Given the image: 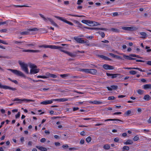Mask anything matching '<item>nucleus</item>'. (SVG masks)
Masks as SVG:
<instances>
[{"label": "nucleus", "mask_w": 151, "mask_h": 151, "mask_svg": "<svg viewBox=\"0 0 151 151\" xmlns=\"http://www.w3.org/2000/svg\"><path fill=\"white\" fill-rule=\"evenodd\" d=\"M18 63L21 67L22 69L26 73L28 74L29 72L28 68V65L27 64L25 63L24 62H22L21 61H19Z\"/></svg>", "instance_id": "f257e3e1"}, {"label": "nucleus", "mask_w": 151, "mask_h": 151, "mask_svg": "<svg viewBox=\"0 0 151 151\" xmlns=\"http://www.w3.org/2000/svg\"><path fill=\"white\" fill-rule=\"evenodd\" d=\"M39 14L40 17H42L46 22H47V21H49L51 23V24L54 26L56 27H58V25L55 22L51 19L49 18H46L42 14Z\"/></svg>", "instance_id": "f03ea898"}, {"label": "nucleus", "mask_w": 151, "mask_h": 151, "mask_svg": "<svg viewBox=\"0 0 151 151\" xmlns=\"http://www.w3.org/2000/svg\"><path fill=\"white\" fill-rule=\"evenodd\" d=\"M7 70L11 71L15 74L21 77H25V75L21 71L16 70H13L11 69H8Z\"/></svg>", "instance_id": "7ed1b4c3"}, {"label": "nucleus", "mask_w": 151, "mask_h": 151, "mask_svg": "<svg viewBox=\"0 0 151 151\" xmlns=\"http://www.w3.org/2000/svg\"><path fill=\"white\" fill-rule=\"evenodd\" d=\"M54 17L55 18L58 19L60 20L63 22H64L67 23V24H68L69 25H70L71 26H73V24L72 23L67 20H66L64 18H63L62 17H59V16H55Z\"/></svg>", "instance_id": "20e7f679"}, {"label": "nucleus", "mask_w": 151, "mask_h": 151, "mask_svg": "<svg viewBox=\"0 0 151 151\" xmlns=\"http://www.w3.org/2000/svg\"><path fill=\"white\" fill-rule=\"evenodd\" d=\"M0 88H3L6 89H9L12 91H15L17 90V89L16 88H15L12 87L10 86H6V85H3L0 83Z\"/></svg>", "instance_id": "39448f33"}, {"label": "nucleus", "mask_w": 151, "mask_h": 151, "mask_svg": "<svg viewBox=\"0 0 151 151\" xmlns=\"http://www.w3.org/2000/svg\"><path fill=\"white\" fill-rule=\"evenodd\" d=\"M97 71L96 70L94 69H86V73H89L93 75H96Z\"/></svg>", "instance_id": "423d86ee"}, {"label": "nucleus", "mask_w": 151, "mask_h": 151, "mask_svg": "<svg viewBox=\"0 0 151 151\" xmlns=\"http://www.w3.org/2000/svg\"><path fill=\"white\" fill-rule=\"evenodd\" d=\"M13 101H24L26 102H29V101H35L34 100H32L31 99H19L17 98H15L14 100H13Z\"/></svg>", "instance_id": "0eeeda50"}, {"label": "nucleus", "mask_w": 151, "mask_h": 151, "mask_svg": "<svg viewBox=\"0 0 151 151\" xmlns=\"http://www.w3.org/2000/svg\"><path fill=\"white\" fill-rule=\"evenodd\" d=\"M63 47L58 46L55 45H53L52 49H58L60 50L61 51L64 52L65 53L66 51L63 50Z\"/></svg>", "instance_id": "6e6552de"}, {"label": "nucleus", "mask_w": 151, "mask_h": 151, "mask_svg": "<svg viewBox=\"0 0 151 151\" xmlns=\"http://www.w3.org/2000/svg\"><path fill=\"white\" fill-rule=\"evenodd\" d=\"M103 67L106 70H112L114 69V68L113 66L106 64L104 65Z\"/></svg>", "instance_id": "1a4fd4ad"}, {"label": "nucleus", "mask_w": 151, "mask_h": 151, "mask_svg": "<svg viewBox=\"0 0 151 151\" xmlns=\"http://www.w3.org/2000/svg\"><path fill=\"white\" fill-rule=\"evenodd\" d=\"M74 39L77 42L81 43H85L84 41L82 40L81 38H78L76 37H74Z\"/></svg>", "instance_id": "9d476101"}, {"label": "nucleus", "mask_w": 151, "mask_h": 151, "mask_svg": "<svg viewBox=\"0 0 151 151\" xmlns=\"http://www.w3.org/2000/svg\"><path fill=\"white\" fill-rule=\"evenodd\" d=\"M23 52H30L36 53L39 52H40L39 50H22Z\"/></svg>", "instance_id": "9b49d317"}, {"label": "nucleus", "mask_w": 151, "mask_h": 151, "mask_svg": "<svg viewBox=\"0 0 151 151\" xmlns=\"http://www.w3.org/2000/svg\"><path fill=\"white\" fill-rule=\"evenodd\" d=\"M40 69H31L30 70V74H34L37 73L39 72Z\"/></svg>", "instance_id": "f8f14e48"}, {"label": "nucleus", "mask_w": 151, "mask_h": 151, "mask_svg": "<svg viewBox=\"0 0 151 151\" xmlns=\"http://www.w3.org/2000/svg\"><path fill=\"white\" fill-rule=\"evenodd\" d=\"M53 100H47L44 101L40 103V104H42L47 105L48 104H51L53 102Z\"/></svg>", "instance_id": "ddd939ff"}, {"label": "nucleus", "mask_w": 151, "mask_h": 151, "mask_svg": "<svg viewBox=\"0 0 151 151\" xmlns=\"http://www.w3.org/2000/svg\"><path fill=\"white\" fill-rule=\"evenodd\" d=\"M36 147L41 151H47V148L42 146H36Z\"/></svg>", "instance_id": "4468645a"}, {"label": "nucleus", "mask_w": 151, "mask_h": 151, "mask_svg": "<svg viewBox=\"0 0 151 151\" xmlns=\"http://www.w3.org/2000/svg\"><path fill=\"white\" fill-rule=\"evenodd\" d=\"M68 99H67L63 98L60 99H53V100L55 101H58L60 102H63L68 101Z\"/></svg>", "instance_id": "2eb2a0df"}, {"label": "nucleus", "mask_w": 151, "mask_h": 151, "mask_svg": "<svg viewBox=\"0 0 151 151\" xmlns=\"http://www.w3.org/2000/svg\"><path fill=\"white\" fill-rule=\"evenodd\" d=\"M122 29L125 30L132 31L133 29V27H122Z\"/></svg>", "instance_id": "dca6fc26"}, {"label": "nucleus", "mask_w": 151, "mask_h": 151, "mask_svg": "<svg viewBox=\"0 0 151 151\" xmlns=\"http://www.w3.org/2000/svg\"><path fill=\"white\" fill-rule=\"evenodd\" d=\"M117 53L118 54H121V55H123L124 58L125 59H127V60H132V59H131V58H132L131 57V56H130L129 55V56L127 55H125L124 54H123V53H122V54H119L118 53Z\"/></svg>", "instance_id": "f3484780"}, {"label": "nucleus", "mask_w": 151, "mask_h": 151, "mask_svg": "<svg viewBox=\"0 0 151 151\" xmlns=\"http://www.w3.org/2000/svg\"><path fill=\"white\" fill-rule=\"evenodd\" d=\"M93 21L86 20V24L90 26H92Z\"/></svg>", "instance_id": "a211bd4d"}, {"label": "nucleus", "mask_w": 151, "mask_h": 151, "mask_svg": "<svg viewBox=\"0 0 151 151\" xmlns=\"http://www.w3.org/2000/svg\"><path fill=\"white\" fill-rule=\"evenodd\" d=\"M53 45H40L39 46V47H44L45 48H49L52 49V48L53 47Z\"/></svg>", "instance_id": "6ab92c4d"}, {"label": "nucleus", "mask_w": 151, "mask_h": 151, "mask_svg": "<svg viewBox=\"0 0 151 151\" xmlns=\"http://www.w3.org/2000/svg\"><path fill=\"white\" fill-rule=\"evenodd\" d=\"M108 121H119V122H123L122 120H121L119 119H106L104 120L105 122H107Z\"/></svg>", "instance_id": "aec40b11"}, {"label": "nucleus", "mask_w": 151, "mask_h": 151, "mask_svg": "<svg viewBox=\"0 0 151 151\" xmlns=\"http://www.w3.org/2000/svg\"><path fill=\"white\" fill-rule=\"evenodd\" d=\"M143 88L144 89H149L151 88V84H146L144 85L143 86Z\"/></svg>", "instance_id": "412c9836"}, {"label": "nucleus", "mask_w": 151, "mask_h": 151, "mask_svg": "<svg viewBox=\"0 0 151 151\" xmlns=\"http://www.w3.org/2000/svg\"><path fill=\"white\" fill-rule=\"evenodd\" d=\"M88 102H89L91 104H101L102 103V102L101 101H88Z\"/></svg>", "instance_id": "4be33fe9"}, {"label": "nucleus", "mask_w": 151, "mask_h": 151, "mask_svg": "<svg viewBox=\"0 0 151 151\" xmlns=\"http://www.w3.org/2000/svg\"><path fill=\"white\" fill-rule=\"evenodd\" d=\"M143 99L146 101H149L151 99V97L148 95H145L143 97Z\"/></svg>", "instance_id": "5701e85b"}, {"label": "nucleus", "mask_w": 151, "mask_h": 151, "mask_svg": "<svg viewBox=\"0 0 151 151\" xmlns=\"http://www.w3.org/2000/svg\"><path fill=\"white\" fill-rule=\"evenodd\" d=\"M132 143H133V142L132 140L131 139H128L124 143V144L126 145H131Z\"/></svg>", "instance_id": "b1692460"}, {"label": "nucleus", "mask_w": 151, "mask_h": 151, "mask_svg": "<svg viewBox=\"0 0 151 151\" xmlns=\"http://www.w3.org/2000/svg\"><path fill=\"white\" fill-rule=\"evenodd\" d=\"M142 36V37H140L141 38L145 39L147 37V34L145 32H140L139 33Z\"/></svg>", "instance_id": "393cba45"}, {"label": "nucleus", "mask_w": 151, "mask_h": 151, "mask_svg": "<svg viewBox=\"0 0 151 151\" xmlns=\"http://www.w3.org/2000/svg\"><path fill=\"white\" fill-rule=\"evenodd\" d=\"M29 67L31 68V69H35L37 68V67L36 65H35L34 64H32L30 63L29 64Z\"/></svg>", "instance_id": "a878e982"}, {"label": "nucleus", "mask_w": 151, "mask_h": 151, "mask_svg": "<svg viewBox=\"0 0 151 151\" xmlns=\"http://www.w3.org/2000/svg\"><path fill=\"white\" fill-rule=\"evenodd\" d=\"M110 30L113 32L116 33H119L120 32V30L119 29L116 28H112L110 29Z\"/></svg>", "instance_id": "bb28decb"}, {"label": "nucleus", "mask_w": 151, "mask_h": 151, "mask_svg": "<svg viewBox=\"0 0 151 151\" xmlns=\"http://www.w3.org/2000/svg\"><path fill=\"white\" fill-rule=\"evenodd\" d=\"M65 53L71 57H74L76 56L73 53L67 51H66Z\"/></svg>", "instance_id": "cd10ccee"}, {"label": "nucleus", "mask_w": 151, "mask_h": 151, "mask_svg": "<svg viewBox=\"0 0 151 151\" xmlns=\"http://www.w3.org/2000/svg\"><path fill=\"white\" fill-rule=\"evenodd\" d=\"M132 113V112L130 110H128L125 112L124 114V115L125 116H129L130 114Z\"/></svg>", "instance_id": "c85d7f7f"}, {"label": "nucleus", "mask_w": 151, "mask_h": 151, "mask_svg": "<svg viewBox=\"0 0 151 151\" xmlns=\"http://www.w3.org/2000/svg\"><path fill=\"white\" fill-rule=\"evenodd\" d=\"M86 29H90L91 30H100V28H95V27H93V28H90L86 26Z\"/></svg>", "instance_id": "c756f323"}, {"label": "nucleus", "mask_w": 151, "mask_h": 151, "mask_svg": "<svg viewBox=\"0 0 151 151\" xmlns=\"http://www.w3.org/2000/svg\"><path fill=\"white\" fill-rule=\"evenodd\" d=\"M97 56L98 57L103 59L105 60H107V57L105 56L101 55H97Z\"/></svg>", "instance_id": "7c9ffc66"}, {"label": "nucleus", "mask_w": 151, "mask_h": 151, "mask_svg": "<svg viewBox=\"0 0 151 151\" xmlns=\"http://www.w3.org/2000/svg\"><path fill=\"white\" fill-rule=\"evenodd\" d=\"M39 29L37 28H34L27 29V30L29 31H37L39 30Z\"/></svg>", "instance_id": "2f4dec72"}, {"label": "nucleus", "mask_w": 151, "mask_h": 151, "mask_svg": "<svg viewBox=\"0 0 151 151\" xmlns=\"http://www.w3.org/2000/svg\"><path fill=\"white\" fill-rule=\"evenodd\" d=\"M88 46L91 47H96L98 46V45L97 44H96L94 43H89V44H88Z\"/></svg>", "instance_id": "473e14b6"}, {"label": "nucleus", "mask_w": 151, "mask_h": 151, "mask_svg": "<svg viewBox=\"0 0 151 151\" xmlns=\"http://www.w3.org/2000/svg\"><path fill=\"white\" fill-rule=\"evenodd\" d=\"M110 147V145L108 144H106L103 147L104 148L105 150H108Z\"/></svg>", "instance_id": "72a5a7b5"}, {"label": "nucleus", "mask_w": 151, "mask_h": 151, "mask_svg": "<svg viewBox=\"0 0 151 151\" xmlns=\"http://www.w3.org/2000/svg\"><path fill=\"white\" fill-rule=\"evenodd\" d=\"M137 93L140 95H142L144 93V91L143 90H142L140 89H139L137 91Z\"/></svg>", "instance_id": "f704fd0d"}, {"label": "nucleus", "mask_w": 151, "mask_h": 151, "mask_svg": "<svg viewBox=\"0 0 151 151\" xmlns=\"http://www.w3.org/2000/svg\"><path fill=\"white\" fill-rule=\"evenodd\" d=\"M35 45V44H27L26 45L28 47H31V48H33V47Z\"/></svg>", "instance_id": "c9c22d12"}, {"label": "nucleus", "mask_w": 151, "mask_h": 151, "mask_svg": "<svg viewBox=\"0 0 151 151\" xmlns=\"http://www.w3.org/2000/svg\"><path fill=\"white\" fill-rule=\"evenodd\" d=\"M131 59H132V60H136V61L137 62H143V63H144L145 62V61H143V60H137L136 58H131Z\"/></svg>", "instance_id": "e433bc0d"}, {"label": "nucleus", "mask_w": 151, "mask_h": 151, "mask_svg": "<svg viewBox=\"0 0 151 151\" xmlns=\"http://www.w3.org/2000/svg\"><path fill=\"white\" fill-rule=\"evenodd\" d=\"M122 149L124 150L128 151L129 150V148L128 146H125L123 147Z\"/></svg>", "instance_id": "4c0bfd02"}, {"label": "nucleus", "mask_w": 151, "mask_h": 151, "mask_svg": "<svg viewBox=\"0 0 151 151\" xmlns=\"http://www.w3.org/2000/svg\"><path fill=\"white\" fill-rule=\"evenodd\" d=\"M37 78H48V77L45 76H38L37 77Z\"/></svg>", "instance_id": "58836bf2"}, {"label": "nucleus", "mask_w": 151, "mask_h": 151, "mask_svg": "<svg viewBox=\"0 0 151 151\" xmlns=\"http://www.w3.org/2000/svg\"><path fill=\"white\" fill-rule=\"evenodd\" d=\"M91 137L89 136L86 139V141L87 142L89 143L91 141Z\"/></svg>", "instance_id": "ea45409f"}, {"label": "nucleus", "mask_w": 151, "mask_h": 151, "mask_svg": "<svg viewBox=\"0 0 151 151\" xmlns=\"http://www.w3.org/2000/svg\"><path fill=\"white\" fill-rule=\"evenodd\" d=\"M125 69H135L138 70L139 69V68H124Z\"/></svg>", "instance_id": "a19ab883"}, {"label": "nucleus", "mask_w": 151, "mask_h": 151, "mask_svg": "<svg viewBox=\"0 0 151 151\" xmlns=\"http://www.w3.org/2000/svg\"><path fill=\"white\" fill-rule=\"evenodd\" d=\"M111 87L112 88V90H116L118 88V87L117 86L115 85L111 86Z\"/></svg>", "instance_id": "79ce46f5"}, {"label": "nucleus", "mask_w": 151, "mask_h": 151, "mask_svg": "<svg viewBox=\"0 0 151 151\" xmlns=\"http://www.w3.org/2000/svg\"><path fill=\"white\" fill-rule=\"evenodd\" d=\"M100 24L98 23L97 22L93 21L92 26H96Z\"/></svg>", "instance_id": "37998d69"}, {"label": "nucleus", "mask_w": 151, "mask_h": 151, "mask_svg": "<svg viewBox=\"0 0 151 151\" xmlns=\"http://www.w3.org/2000/svg\"><path fill=\"white\" fill-rule=\"evenodd\" d=\"M129 73L130 74L134 75L136 74L137 72L134 70H131L129 72Z\"/></svg>", "instance_id": "c03bdc74"}, {"label": "nucleus", "mask_w": 151, "mask_h": 151, "mask_svg": "<svg viewBox=\"0 0 151 151\" xmlns=\"http://www.w3.org/2000/svg\"><path fill=\"white\" fill-rule=\"evenodd\" d=\"M20 34L22 35H27L29 34V32L27 31L20 32Z\"/></svg>", "instance_id": "a18cd8bd"}, {"label": "nucleus", "mask_w": 151, "mask_h": 151, "mask_svg": "<svg viewBox=\"0 0 151 151\" xmlns=\"http://www.w3.org/2000/svg\"><path fill=\"white\" fill-rule=\"evenodd\" d=\"M139 137L138 135L135 136L133 139V140L134 141H136L138 140L139 139Z\"/></svg>", "instance_id": "49530a36"}, {"label": "nucleus", "mask_w": 151, "mask_h": 151, "mask_svg": "<svg viewBox=\"0 0 151 151\" xmlns=\"http://www.w3.org/2000/svg\"><path fill=\"white\" fill-rule=\"evenodd\" d=\"M68 75L67 74H61L60 75V76L62 78H64L68 77Z\"/></svg>", "instance_id": "de8ad7c7"}, {"label": "nucleus", "mask_w": 151, "mask_h": 151, "mask_svg": "<svg viewBox=\"0 0 151 151\" xmlns=\"http://www.w3.org/2000/svg\"><path fill=\"white\" fill-rule=\"evenodd\" d=\"M49 75H50V76L52 78H56L57 77V76L55 74H49Z\"/></svg>", "instance_id": "09e8293b"}, {"label": "nucleus", "mask_w": 151, "mask_h": 151, "mask_svg": "<svg viewBox=\"0 0 151 151\" xmlns=\"http://www.w3.org/2000/svg\"><path fill=\"white\" fill-rule=\"evenodd\" d=\"M99 34H100L101 36V37L103 38H104L105 37V34L104 32H98Z\"/></svg>", "instance_id": "8fccbe9b"}, {"label": "nucleus", "mask_w": 151, "mask_h": 151, "mask_svg": "<svg viewBox=\"0 0 151 151\" xmlns=\"http://www.w3.org/2000/svg\"><path fill=\"white\" fill-rule=\"evenodd\" d=\"M150 48V47L146 46L145 47V49H147V52H150L151 51V49H149Z\"/></svg>", "instance_id": "3c124183"}, {"label": "nucleus", "mask_w": 151, "mask_h": 151, "mask_svg": "<svg viewBox=\"0 0 151 151\" xmlns=\"http://www.w3.org/2000/svg\"><path fill=\"white\" fill-rule=\"evenodd\" d=\"M115 99V97L113 96H109L108 98V100H113Z\"/></svg>", "instance_id": "603ef678"}, {"label": "nucleus", "mask_w": 151, "mask_h": 151, "mask_svg": "<svg viewBox=\"0 0 151 151\" xmlns=\"http://www.w3.org/2000/svg\"><path fill=\"white\" fill-rule=\"evenodd\" d=\"M62 147L64 149H66L68 148L69 146L67 144L63 145L62 146Z\"/></svg>", "instance_id": "864d4df0"}, {"label": "nucleus", "mask_w": 151, "mask_h": 151, "mask_svg": "<svg viewBox=\"0 0 151 151\" xmlns=\"http://www.w3.org/2000/svg\"><path fill=\"white\" fill-rule=\"evenodd\" d=\"M14 6L16 7H29V6H27L26 5H14Z\"/></svg>", "instance_id": "5fc2aeb1"}, {"label": "nucleus", "mask_w": 151, "mask_h": 151, "mask_svg": "<svg viewBox=\"0 0 151 151\" xmlns=\"http://www.w3.org/2000/svg\"><path fill=\"white\" fill-rule=\"evenodd\" d=\"M8 22V20H6L5 22H0V25L4 24H6Z\"/></svg>", "instance_id": "6e6d98bb"}, {"label": "nucleus", "mask_w": 151, "mask_h": 151, "mask_svg": "<svg viewBox=\"0 0 151 151\" xmlns=\"http://www.w3.org/2000/svg\"><path fill=\"white\" fill-rule=\"evenodd\" d=\"M14 42L15 44H19H19L22 43H23L24 42H23V41H22V42H18V41H17L15 40V41H14Z\"/></svg>", "instance_id": "4d7b16f0"}, {"label": "nucleus", "mask_w": 151, "mask_h": 151, "mask_svg": "<svg viewBox=\"0 0 151 151\" xmlns=\"http://www.w3.org/2000/svg\"><path fill=\"white\" fill-rule=\"evenodd\" d=\"M93 37L92 36H86V37L89 40H91L93 38Z\"/></svg>", "instance_id": "13d9d810"}, {"label": "nucleus", "mask_w": 151, "mask_h": 151, "mask_svg": "<svg viewBox=\"0 0 151 151\" xmlns=\"http://www.w3.org/2000/svg\"><path fill=\"white\" fill-rule=\"evenodd\" d=\"M115 58H116L117 59H121V60H124L123 59H122L121 57L118 55H115Z\"/></svg>", "instance_id": "bf43d9fd"}, {"label": "nucleus", "mask_w": 151, "mask_h": 151, "mask_svg": "<svg viewBox=\"0 0 151 151\" xmlns=\"http://www.w3.org/2000/svg\"><path fill=\"white\" fill-rule=\"evenodd\" d=\"M7 31V29H2L1 30H0V32H6Z\"/></svg>", "instance_id": "052dcab7"}, {"label": "nucleus", "mask_w": 151, "mask_h": 151, "mask_svg": "<svg viewBox=\"0 0 151 151\" xmlns=\"http://www.w3.org/2000/svg\"><path fill=\"white\" fill-rule=\"evenodd\" d=\"M114 78H116L118 75H120L119 74H113Z\"/></svg>", "instance_id": "680f3d73"}, {"label": "nucleus", "mask_w": 151, "mask_h": 151, "mask_svg": "<svg viewBox=\"0 0 151 151\" xmlns=\"http://www.w3.org/2000/svg\"><path fill=\"white\" fill-rule=\"evenodd\" d=\"M20 116V112H18V113L15 115V117L16 119L18 118Z\"/></svg>", "instance_id": "e2e57ef3"}, {"label": "nucleus", "mask_w": 151, "mask_h": 151, "mask_svg": "<svg viewBox=\"0 0 151 151\" xmlns=\"http://www.w3.org/2000/svg\"><path fill=\"white\" fill-rule=\"evenodd\" d=\"M82 2L83 1L82 0H78L77 2V4L78 5H80Z\"/></svg>", "instance_id": "0e129e2a"}, {"label": "nucleus", "mask_w": 151, "mask_h": 151, "mask_svg": "<svg viewBox=\"0 0 151 151\" xmlns=\"http://www.w3.org/2000/svg\"><path fill=\"white\" fill-rule=\"evenodd\" d=\"M122 114V113L120 112H116L114 113L113 114V115H119Z\"/></svg>", "instance_id": "69168bd1"}, {"label": "nucleus", "mask_w": 151, "mask_h": 151, "mask_svg": "<svg viewBox=\"0 0 151 151\" xmlns=\"http://www.w3.org/2000/svg\"><path fill=\"white\" fill-rule=\"evenodd\" d=\"M40 141L41 142H44L46 141V139L45 138H42L41 139Z\"/></svg>", "instance_id": "338daca9"}, {"label": "nucleus", "mask_w": 151, "mask_h": 151, "mask_svg": "<svg viewBox=\"0 0 151 151\" xmlns=\"http://www.w3.org/2000/svg\"><path fill=\"white\" fill-rule=\"evenodd\" d=\"M55 145L56 146H60V143L58 142H55Z\"/></svg>", "instance_id": "774afa93"}]
</instances>
